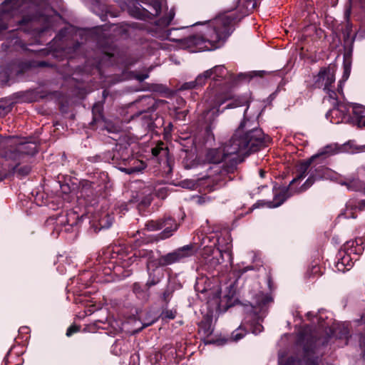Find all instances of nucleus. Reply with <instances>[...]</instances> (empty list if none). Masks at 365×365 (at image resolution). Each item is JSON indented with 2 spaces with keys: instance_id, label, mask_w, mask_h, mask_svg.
<instances>
[{
  "instance_id": "obj_3",
  "label": "nucleus",
  "mask_w": 365,
  "mask_h": 365,
  "mask_svg": "<svg viewBox=\"0 0 365 365\" xmlns=\"http://www.w3.org/2000/svg\"><path fill=\"white\" fill-rule=\"evenodd\" d=\"M0 6H4V10L9 11L10 21L17 29L31 24L35 34H40L51 26V19L47 16L25 14L26 11L30 14L36 10L34 4L29 0H6Z\"/></svg>"
},
{
  "instance_id": "obj_57",
  "label": "nucleus",
  "mask_w": 365,
  "mask_h": 365,
  "mask_svg": "<svg viewBox=\"0 0 365 365\" xmlns=\"http://www.w3.org/2000/svg\"><path fill=\"white\" fill-rule=\"evenodd\" d=\"M364 194H365V189H364Z\"/></svg>"
},
{
  "instance_id": "obj_15",
  "label": "nucleus",
  "mask_w": 365,
  "mask_h": 365,
  "mask_svg": "<svg viewBox=\"0 0 365 365\" xmlns=\"http://www.w3.org/2000/svg\"><path fill=\"white\" fill-rule=\"evenodd\" d=\"M82 220L83 215L80 217L76 212L69 211L59 222L65 227L66 232H72L78 229Z\"/></svg>"
},
{
  "instance_id": "obj_39",
  "label": "nucleus",
  "mask_w": 365,
  "mask_h": 365,
  "mask_svg": "<svg viewBox=\"0 0 365 365\" xmlns=\"http://www.w3.org/2000/svg\"><path fill=\"white\" fill-rule=\"evenodd\" d=\"M170 296H171V292L169 290H165L163 293L162 299L165 302H168L170 299Z\"/></svg>"
},
{
  "instance_id": "obj_35",
  "label": "nucleus",
  "mask_w": 365,
  "mask_h": 365,
  "mask_svg": "<svg viewBox=\"0 0 365 365\" xmlns=\"http://www.w3.org/2000/svg\"><path fill=\"white\" fill-rule=\"evenodd\" d=\"M262 330H263V327L259 323H257L256 324L254 325L252 331L255 334H257L262 332Z\"/></svg>"
},
{
  "instance_id": "obj_12",
  "label": "nucleus",
  "mask_w": 365,
  "mask_h": 365,
  "mask_svg": "<svg viewBox=\"0 0 365 365\" xmlns=\"http://www.w3.org/2000/svg\"><path fill=\"white\" fill-rule=\"evenodd\" d=\"M31 168L30 165H20L19 163L6 164L0 170V180L6 178L10 175L16 174L19 178H23L29 175L31 172Z\"/></svg>"
},
{
  "instance_id": "obj_47",
  "label": "nucleus",
  "mask_w": 365,
  "mask_h": 365,
  "mask_svg": "<svg viewBox=\"0 0 365 365\" xmlns=\"http://www.w3.org/2000/svg\"><path fill=\"white\" fill-rule=\"evenodd\" d=\"M264 174H265V172L264 170H259V175L261 178H264Z\"/></svg>"
},
{
  "instance_id": "obj_2",
  "label": "nucleus",
  "mask_w": 365,
  "mask_h": 365,
  "mask_svg": "<svg viewBox=\"0 0 365 365\" xmlns=\"http://www.w3.org/2000/svg\"><path fill=\"white\" fill-rule=\"evenodd\" d=\"M241 18L235 14H224L217 16L203 34H195L187 38L189 46L199 51L212 50L220 47L232 34L233 24Z\"/></svg>"
},
{
  "instance_id": "obj_22",
  "label": "nucleus",
  "mask_w": 365,
  "mask_h": 365,
  "mask_svg": "<svg viewBox=\"0 0 365 365\" xmlns=\"http://www.w3.org/2000/svg\"><path fill=\"white\" fill-rule=\"evenodd\" d=\"M337 152V146L335 144L327 145L325 147L322 148L317 154V158L319 156L322 155H334Z\"/></svg>"
},
{
  "instance_id": "obj_31",
  "label": "nucleus",
  "mask_w": 365,
  "mask_h": 365,
  "mask_svg": "<svg viewBox=\"0 0 365 365\" xmlns=\"http://www.w3.org/2000/svg\"><path fill=\"white\" fill-rule=\"evenodd\" d=\"M126 159L125 158H123L120 154V152L118 150L117 151H115L113 155V157H112V161H113V163H118L120 160H125Z\"/></svg>"
},
{
  "instance_id": "obj_33",
  "label": "nucleus",
  "mask_w": 365,
  "mask_h": 365,
  "mask_svg": "<svg viewBox=\"0 0 365 365\" xmlns=\"http://www.w3.org/2000/svg\"><path fill=\"white\" fill-rule=\"evenodd\" d=\"M314 176L312 174L309 177V178L306 180V182H304V184L302 185V187L303 188V190L307 189L314 183Z\"/></svg>"
},
{
  "instance_id": "obj_14",
  "label": "nucleus",
  "mask_w": 365,
  "mask_h": 365,
  "mask_svg": "<svg viewBox=\"0 0 365 365\" xmlns=\"http://www.w3.org/2000/svg\"><path fill=\"white\" fill-rule=\"evenodd\" d=\"M113 221V217L110 214L103 212L94 216L92 220L91 227L95 232H98L102 229L109 228Z\"/></svg>"
},
{
  "instance_id": "obj_32",
  "label": "nucleus",
  "mask_w": 365,
  "mask_h": 365,
  "mask_svg": "<svg viewBox=\"0 0 365 365\" xmlns=\"http://www.w3.org/2000/svg\"><path fill=\"white\" fill-rule=\"evenodd\" d=\"M106 128L109 133H117L120 130V128L118 126L114 125L110 123H108L106 126Z\"/></svg>"
},
{
  "instance_id": "obj_6",
  "label": "nucleus",
  "mask_w": 365,
  "mask_h": 365,
  "mask_svg": "<svg viewBox=\"0 0 365 365\" xmlns=\"http://www.w3.org/2000/svg\"><path fill=\"white\" fill-rule=\"evenodd\" d=\"M264 73L263 71H254L248 73H240L235 76L230 73L224 66L219 65L204 71L200 73V76L203 77L204 84L206 83L207 80L217 82L225 79L230 84V86H234L241 82H249L254 77H261Z\"/></svg>"
},
{
  "instance_id": "obj_55",
  "label": "nucleus",
  "mask_w": 365,
  "mask_h": 365,
  "mask_svg": "<svg viewBox=\"0 0 365 365\" xmlns=\"http://www.w3.org/2000/svg\"><path fill=\"white\" fill-rule=\"evenodd\" d=\"M24 31H28L29 32V31L28 29H24Z\"/></svg>"
},
{
  "instance_id": "obj_11",
  "label": "nucleus",
  "mask_w": 365,
  "mask_h": 365,
  "mask_svg": "<svg viewBox=\"0 0 365 365\" xmlns=\"http://www.w3.org/2000/svg\"><path fill=\"white\" fill-rule=\"evenodd\" d=\"M335 81V74L330 68H322L318 74L313 78V86L324 90L328 88Z\"/></svg>"
},
{
  "instance_id": "obj_30",
  "label": "nucleus",
  "mask_w": 365,
  "mask_h": 365,
  "mask_svg": "<svg viewBox=\"0 0 365 365\" xmlns=\"http://www.w3.org/2000/svg\"><path fill=\"white\" fill-rule=\"evenodd\" d=\"M215 247L213 246H205L203 248L202 255L203 258L207 259L208 257L213 255L215 252Z\"/></svg>"
},
{
  "instance_id": "obj_53",
  "label": "nucleus",
  "mask_w": 365,
  "mask_h": 365,
  "mask_svg": "<svg viewBox=\"0 0 365 365\" xmlns=\"http://www.w3.org/2000/svg\"><path fill=\"white\" fill-rule=\"evenodd\" d=\"M311 316V313L310 312H308L307 313V317H309Z\"/></svg>"
},
{
  "instance_id": "obj_42",
  "label": "nucleus",
  "mask_w": 365,
  "mask_h": 365,
  "mask_svg": "<svg viewBox=\"0 0 365 365\" xmlns=\"http://www.w3.org/2000/svg\"><path fill=\"white\" fill-rule=\"evenodd\" d=\"M359 124L365 127V115L359 118Z\"/></svg>"
},
{
  "instance_id": "obj_49",
  "label": "nucleus",
  "mask_w": 365,
  "mask_h": 365,
  "mask_svg": "<svg viewBox=\"0 0 365 365\" xmlns=\"http://www.w3.org/2000/svg\"><path fill=\"white\" fill-rule=\"evenodd\" d=\"M349 14H350V9H348L346 11V17H348L349 16Z\"/></svg>"
},
{
  "instance_id": "obj_52",
  "label": "nucleus",
  "mask_w": 365,
  "mask_h": 365,
  "mask_svg": "<svg viewBox=\"0 0 365 365\" xmlns=\"http://www.w3.org/2000/svg\"><path fill=\"white\" fill-rule=\"evenodd\" d=\"M39 65H40V66H45V65H46V63H45V62H41V63H39Z\"/></svg>"
},
{
  "instance_id": "obj_48",
  "label": "nucleus",
  "mask_w": 365,
  "mask_h": 365,
  "mask_svg": "<svg viewBox=\"0 0 365 365\" xmlns=\"http://www.w3.org/2000/svg\"><path fill=\"white\" fill-rule=\"evenodd\" d=\"M319 270V267H317V266L313 267V271L315 273L317 272Z\"/></svg>"
},
{
  "instance_id": "obj_18",
  "label": "nucleus",
  "mask_w": 365,
  "mask_h": 365,
  "mask_svg": "<svg viewBox=\"0 0 365 365\" xmlns=\"http://www.w3.org/2000/svg\"><path fill=\"white\" fill-rule=\"evenodd\" d=\"M129 167L120 170L127 174L138 173L145 168V163L139 160L130 158L128 160Z\"/></svg>"
},
{
  "instance_id": "obj_9",
  "label": "nucleus",
  "mask_w": 365,
  "mask_h": 365,
  "mask_svg": "<svg viewBox=\"0 0 365 365\" xmlns=\"http://www.w3.org/2000/svg\"><path fill=\"white\" fill-rule=\"evenodd\" d=\"M195 289L197 292L206 294L208 300L218 299L221 294L218 284H214L207 276L204 275L197 278Z\"/></svg>"
},
{
  "instance_id": "obj_4",
  "label": "nucleus",
  "mask_w": 365,
  "mask_h": 365,
  "mask_svg": "<svg viewBox=\"0 0 365 365\" xmlns=\"http://www.w3.org/2000/svg\"><path fill=\"white\" fill-rule=\"evenodd\" d=\"M195 252V249L194 245L190 244L160 257L157 262L153 263L150 262L147 267L148 279L145 286L148 288H150L158 284L161 281L164 277V272L160 267L179 262L185 258L192 256Z\"/></svg>"
},
{
  "instance_id": "obj_38",
  "label": "nucleus",
  "mask_w": 365,
  "mask_h": 365,
  "mask_svg": "<svg viewBox=\"0 0 365 365\" xmlns=\"http://www.w3.org/2000/svg\"><path fill=\"white\" fill-rule=\"evenodd\" d=\"M133 291L135 294H139L143 292V289L138 283H135L133 286Z\"/></svg>"
},
{
  "instance_id": "obj_45",
  "label": "nucleus",
  "mask_w": 365,
  "mask_h": 365,
  "mask_svg": "<svg viewBox=\"0 0 365 365\" xmlns=\"http://www.w3.org/2000/svg\"><path fill=\"white\" fill-rule=\"evenodd\" d=\"M3 76L4 77V78H5L6 80H7V79H8V78H9V72H8L7 71H4V72H3Z\"/></svg>"
},
{
  "instance_id": "obj_16",
  "label": "nucleus",
  "mask_w": 365,
  "mask_h": 365,
  "mask_svg": "<svg viewBox=\"0 0 365 365\" xmlns=\"http://www.w3.org/2000/svg\"><path fill=\"white\" fill-rule=\"evenodd\" d=\"M317 158V155L312 156L309 159L301 162L297 167V175L290 182L289 186H291L293 183L297 181L304 179L309 172V168L312 162Z\"/></svg>"
},
{
  "instance_id": "obj_40",
  "label": "nucleus",
  "mask_w": 365,
  "mask_h": 365,
  "mask_svg": "<svg viewBox=\"0 0 365 365\" xmlns=\"http://www.w3.org/2000/svg\"><path fill=\"white\" fill-rule=\"evenodd\" d=\"M243 334H238V333H236L235 331H234L232 333V338L235 339V340H239L240 339H242L243 337Z\"/></svg>"
},
{
  "instance_id": "obj_50",
  "label": "nucleus",
  "mask_w": 365,
  "mask_h": 365,
  "mask_svg": "<svg viewBox=\"0 0 365 365\" xmlns=\"http://www.w3.org/2000/svg\"><path fill=\"white\" fill-rule=\"evenodd\" d=\"M211 130V125L208 126L207 128V133H210Z\"/></svg>"
},
{
  "instance_id": "obj_29",
  "label": "nucleus",
  "mask_w": 365,
  "mask_h": 365,
  "mask_svg": "<svg viewBox=\"0 0 365 365\" xmlns=\"http://www.w3.org/2000/svg\"><path fill=\"white\" fill-rule=\"evenodd\" d=\"M163 319H173L176 317V311L172 309L164 310L162 313Z\"/></svg>"
},
{
  "instance_id": "obj_37",
  "label": "nucleus",
  "mask_w": 365,
  "mask_h": 365,
  "mask_svg": "<svg viewBox=\"0 0 365 365\" xmlns=\"http://www.w3.org/2000/svg\"><path fill=\"white\" fill-rule=\"evenodd\" d=\"M358 325H365V309L361 313L360 318L354 321Z\"/></svg>"
},
{
  "instance_id": "obj_5",
  "label": "nucleus",
  "mask_w": 365,
  "mask_h": 365,
  "mask_svg": "<svg viewBox=\"0 0 365 365\" xmlns=\"http://www.w3.org/2000/svg\"><path fill=\"white\" fill-rule=\"evenodd\" d=\"M297 344L303 346L304 356L303 359L290 357L285 365H317L318 356H315L316 350L320 344L324 345V341L318 337L317 331L306 328L299 332Z\"/></svg>"
},
{
  "instance_id": "obj_41",
  "label": "nucleus",
  "mask_w": 365,
  "mask_h": 365,
  "mask_svg": "<svg viewBox=\"0 0 365 365\" xmlns=\"http://www.w3.org/2000/svg\"><path fill=\"white\" fill-rule=\"evenodd\" d=\"M147 78H148V74H143V75H138L136 78L139 81H143L145 79H146Z\"/></svg>"
},
{
  "instance_id": "obj_21",
  "label": "nucleus",
  "mask_w": 365,
  "mask_h": 365,
  "mask_svg": "<svg viewBox=\"0 0 365 365\" xmlns=\"http://www.w3.org/2000/svg\"><path fill=\"white\" fill-rule=\"evenodd\" d=\"M352 265L353 262L350 260L349 256L347 255L341 257V260L337 262L336 267L338 270L344 272L349 270Z\"/></svg>"
},
{
  "instance_id": "obj_36",
  "label": "nucleus",
  "mask_w": 365,
  "mask_h": 365,
  "mask_svg": "<svg viewBox=\"0 0 365 365\" xmlns=\"http://www.w3.org/2000/svg\"><path fill=\"white\" fill-rule=\"evenodd\" d=\"M78 329V327L75 325L71 326L66 331V336H71L73 333L77 332Z\"/></svg>"
},
{
  "instance_id": "obj_51",
  "label": "nucleus",
  "mask_w": 365,
  "mask_h": 365,
  "mask_svg": "<svg viewBox=\"0 0 365 365\" xmlns=\"http://www.w3.org/2000/svg\"><path fill=\"white\" fill-rule=\"evenodd\" d=\"M279 364H281L283 363V359H282V357H279Z\"/></svg>"
},
{
  "instance_id": "obj_54",
  "label": "nucleus",
  "mask_w": 365,
  "mask_h": 365,
  "mask_svg": "<svg viewBox=\"0 0 365 365\" xmlns=\"http://www.w3.org/2000/svg\"><path fill=\"white\" fill-rule=\"evenodd\" d=\"M247 108H248V107L246 108V110H245V114H244L245 115V114H246V112H247Z\"/></svg>"
},
{
  "instance_id": "obj_27",
  "label": "nucleus",
  "mask_w": 365,
  "mask_h": 365,
  "mask_svg": "<svg viewBox=\"0 0 365 365\" xmlns=\"http://www.w3.org/2000/svg\"><path fill=\"white\" fill-rule=\"evenodd\" d=\"M271 300V298L267 295L260 294L258 296L257 304L260 309H263Z\"/></svg>"
},
{
  "instance_id": "obj_24",
  "label": "nucleus",
  "mask_w": 365,
  "mask_h": 365,
  "mask_svg": "<svg viewBox=\"0 0 365 365\" xmlns=\"http://www.w3.org/2000/svg\"><path fill=\"white\" fill-rule=\"evenodd\" d=\"M150 10L148 12L152 16H158L160 14L161 11V4L158 1H153L151 2V4L149 5Z\"/></svg>"
},
{
  "instance_id": "obj_43",
  "label": "nucleus",
  "mask_w": 365,
  "mask_h": 365,
  "mask_svg": "<svg viewBox=\"0 0 365 365\" xmlns=\"http://www.w3.org/2000/svg\"><path fill=\"white\" fill-rule=\"evenodd\" d=\"M341 215H344V217H346V218H349V217L355 218V216H354V215H353L352 212H351V213H350V215H349V214H348V213H346V212H342V213L340 215V216H341Z\"/></svg>"
},
{
  "instance_id": "obj_26",
  "label": "nucleus",
  "mask_w": 365,
  "mask_h": 365,
  "mask_svg": "<svg viewBox=\"0 0 365 365\" xmlns=\"http://www.w3.org/2000/svg\"><path fill=\"white\" fill-rule=\"evenodd\" d=\"M326 91L327 92L328 96L325 97L324 100H328L333 106H335L339 103L337 101L336 92L330 90L329 87Z\"/></svg>"
},
{
  "instance_id": "obj_46",
  "label": "nucleus",
  "mask_w": 365,
  "mask_h": 365,
  "mask_svg": "<svg viewBox=\"0 0 365 365\" xmlns=\"http://www.w3.org/2000/svg\"><path fill=\"white\" fill-rule=\"evenodd\" d=\"M226 100H221L220 98L217 99V103L220 106L225 102Z\"/></svg>"
},
{
  "instance_id": "obj_56",
  "label": "nucleus",
  "mask_w": 365,
  "mask_h": 365,
  "mask_svg": "<svg viewBox=\"0 0 365 365\" xmlns=\"http://www.w3.org/2000/svg\"><path fill=\"white\" fill-rule=\"evenodd\" d=\"M215 262L219 263V261L217 259L215 260Z\"/></svg>"
},
{
  "instance_id": "obj_10",
  "label": "nucleus",
  "mask_w": 365,
  "mask_h": 365,
  "mask_svg": "<svg viewBox=\"0 0 365 365\" xmlns=\"http://www.w3.org/2000/svg\"><path fill=\"white\" fill-rule=\"evenodd\" d=\"M37 152L36 146L26 143L21 145L20 148H9L1 151L0 157L1 158L2 163L4 162L11 161L16 163L21 158V154L34 155Z\"/></svg>"
},
{
  "instance_id": "obj_1",
  "label": "nucleus",
  "mask_w": 365,
  "mask_h": 365,
  "mask_svg": "<svg viewBox=\"0 0 365 365\" xmlns=\"http://www.w3.org/2000/svg\"><path fill=\"white\" fill-rule=\"evenodd\" d=\"M250 127V120L245 118L222 148L207 151L205 158L207 162L217 164L225 161L219 177L215 180L220 187L233 179L231 175L236 170L238 163L242 161L241 155L256 152L267 147L270 142L269 137L265 135L262 129Z\"/></svg>"
},
{
  "instance_id": "obj_13",
  "label": "nucleus",
  "mask_w": 365,
  "mask_h": 365,
  "mask_svg": "<svg viewBox=\"0 0 365 365\" xmlns=\"http://www.w3.org/2000/svg\"><path fill=\"white\" fill-rule=\"evenodd\" d=\"M351 106L344 103H338L332 109H330L326 114L327 119L329 118V116L333 113L335 114L337 120L330 119V121L333 123H339L343 122L344 120L349 118V109Z\"/></svg>"
},
{
  "instance_id": "obj_7",
  "label": "nucleus",
  "mask_w": 365,
  "mask_h": 365,
  "mask_svg": "<svg viewBox=\"0 0 365 365\" xmlns=\"http://www.w3.org/2000/svg\"><path fill=\"white\" fill-rule=\"evenodd\" d=\"M9 11L4 10V6H0V40L5 38L6 30L10 29L9 32L11 33L12 38L2 43V48L5 50L10 47H14L16 49L20 47L23 49L25 48V44L17 37L15 36L14 31L17 28H14V24L10 21L11 14Z\"/></svg>"
},
{
  "instance_id": "obj_19",
  "label": "nucleus",
  "mask_w": 365,
  "mask_h": 365,
  "mask_svg": "<svg viewBox=\"0 0 365 365\" xmlns=\"http://www.w3.org/2000/svg\"><path fill=\"white\" fill-rule=\"evenodd\" d=\"M134 255L140 258L146 259H147V263H146L147 265L150 262H153V263L158 262V259L155 258L154 253L152 250H144V249L140 250L138 252H136Z\"/></svg>"
},
{
  "instance_id": "obj_25",
  "label": "nucleus",
  "mask_w": 365,
  "mask_h": 365,
  "mask_svg": "<svg viewBox=\"0 0 365 365\" xmlns=\"http://www.w3.org/2000/svg\"><path fill=\"white\" fill-rule=\"evenodd\" d=\"M152 154L155 157H158L160 155L166 156L168 155V149L166 148H163V143H161L152 148Z\"/></svg>"
},
{
  "instance_id": "obj_44",
  "label": "nucleus",
  "mask_w": 365,
  "mask_h": 365,
  "mask_svg": "<svg viewBox=\"0 0 365 365\" xmlns=\"http://www.w3.org/2000/svg\"><path fill=\"white\" fill-rule=\"evenodd\" d=\"M359 209L360 210H362L364 207H365V200H361L359 203V206H358Z\"/></svg>"
},
{
  "instance_id": "obj_28",
  "label": "nucleus",
  "mask_w": 365,
  "mask_h": 365,
  "mask_svg": "<svg viewBox=\"0 0 365 365\" xmlns=\"http://www.w3.org/2000/svg\"><path fill=\"white\" fill-rule=\"evenodd\" d=\"M102 106L100 104H95L93 107V120L95 121L98 120L102 118Z\"/></svg>"
},
{
  "instance_id": "obj_17",
  "label": "nucleus",
  "mask_w": 365,
  "mask_h": 365,
  "mask_svg": "<svg viewBox=\"0 0 365 365\" xmlns=\"http://www.w3.org/2000/svg\"><path fill=\"white\" fill-rule=\"evenodd\" d=\"M291 195L292 193H289V187H284L279 190H275L273 201L269 202V207H277L280 206Z\"/></svg>"
},
{
  "instance_id": "obj_20",
  "label": "nucleus",
  "mask_w": 365,
  "mask_h": 365,
  "mask_svg": "<svg viewBox=\"0 0 365 365\" xmlns=\"http://www.w3.org/2000/svg\"><path fill=\"white\" fill-rule=\"evenodd\" d=\"M202 78L203 77L199 74L194 81L183 83L181 86V89L188 90L203 86L205 84L203 83Z\"/></svg>"
},
{
  "instance_id": "obj_8",
  "label": "nucleus",
  "mask_w": 365,
  "mask_h": 365,
  "mask_svg": "<svg viewBox=\"0 0 365 365\" xmlns=\"http://www.w3.org/2000/svg\"><path fill=\"white\" fill-rule=\"evenodd\" d=\"M145 228L148 231H158L163 230L160 233V238L164 240L173 235V233L178 230V225L173 218L167 217L157 220L148 221L145 224Z\"/></svg>"
},
{
  "instance_id": "obj_34",
  "label": "nucleus",
  "mask_w": 365,
  "mask_h": 365,
  "mask_svg": "<svg viewBox=\"0 0 365 365\" xmlns=\"http://www.w3.org/2000/svg\"><path fill=\"white\" fill-rule=\"evenodd\" d=\"M174 15H175L174 12L170 11L168 14V16L163 19V23L165 24L166 25H169L170 24V22L172 21V20L173 19Z\"/></svg>"
},
{
  "instance_id": "obj_23",
  "label": "nucleus",
  "mask_w": 365,
  "mask_h": 365,
  "mask_svg": "<svg viewBox=\"0 0 365 365\" xmlns=\"http://www.w3.org/2000/svg\"><path fill=\"white\" fill-rule=\"evenodd\" d=\"M247 103V100L244 98L238 97L235 98L232 102L227 103L225 108H234L239 106H242L245 105Z\"/></svg>"
}]
</instances>
